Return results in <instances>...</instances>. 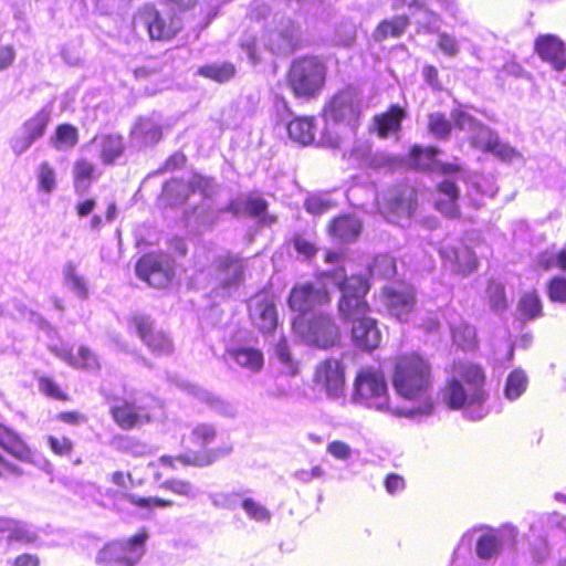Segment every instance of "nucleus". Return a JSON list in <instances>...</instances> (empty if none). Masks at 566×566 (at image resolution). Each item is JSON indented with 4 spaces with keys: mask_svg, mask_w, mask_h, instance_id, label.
<instances>
[{
    "mask_svg": "<svg viewBox=\"0 0 566 566\" xmlns=\"http://www.w3.org/2000/svg\"><path fill=\"white\" fill-rule=\"evenodd\" d=\"M328 283L340 293L338 310L345 319L352 322V338L358 348L373 350L381 343V332L377 321L369 316L370 307L365 301L369 290L367 280L360 275L347 276L344 266L324 274Z\"/></svg>",
    "mask_w": 566,
    "mask_h": 566,
    "instance_id": "nucleus-1",
    "label": "nucleus"
},
{
    "mask_svg": "<svg viewBox=\"0 0 566 566\" xmlns=\"http://www.w3.org/2000/svg\"><path fill=\"white\" fill-rule=\"evenodd\" d=\"M392 387L403 400L396 417L422 418L433 412L432 369L430 363L418 354H405L395 359Z\"/></svg>",
    "mask_w": 566,
    "mask_h": 566,
    "instance_id": "nucleus-2",
    "label": "nucleus"
},
{
    "mask_svg": "<svg viewBox=\"0 0 566 566\" xmlns=\"http://www.w3.org/2000/svg\"><path fill=\"white\" fill-rule=\"evenodd\" d=\"M485 382L481 366L471 361L454 363L441 389V400L448 408L460 410L465 418L481 420L490 412Z\"/></svg>",
    "mask_w": 566,
    "mask_h": 566,
    "instance_id": "nucleus-3",
    "label": "nucleus"
},
{
    "mask_svg": "<svg viewBox=\"0 0 566 566\" xmlns=\"http://www.w3.org/2000/svg\"><path fill=\"white\" fill-rule=\"evenodd\" d=\"M359 97L347 88L334 94L324 105L325 129L321 142L334 148H340L354 137L360 116Z\"/></svg>",
    "mask_w": 566,
    "mask_h": 566,
    "instance_id": "nucleus-4",
    "label": "nucleus"
},
{
    "mask_svg": "<svg viewBox=\"0 0 566 566\" xmlns=\"http://www.w3.org/2000/svg\"><path fill=\"white\" fill-rule=\"evenodd\" d=\"M451 117L457 128L468 133L470 144L473 148L484 153H491L503 161L512 164L524 163L522 154L510 145L501 143L494 132L475 120L462 107L453 109Z\"/></svg>",
    "mask_w": 566,
    "mask_h": 566,
    "instance_id": "nucleus-5",
    "label": "nucleus"
},
{
    "mask_svg": "<svg viewBox=\"0 0 566 566\" xmlns=\"http://www.w3.org/2000/svg\"><path fill=\"white\" fill-rule=\"evenodd\" d=\"M352 400L361 407L391 416H396L394 411L399 410V407L390 405L384 373L374 367H365L357 373Z\"/></svg>",
    "mask_w": 566,
    "mask_h": 566,
    "instance_id": "nucleus-6",
    "label": "nucleus"
},
{
    "mask_svg": "<svg viewBox=\"0 0 566 566\" xmlns=\"http://www.w3.org/2000/svg\"><path fill=\"white\" fill-rule=\"evenodd\" d=\"M217 438V431L213 426L208 423L197 424L189 437L191 448L184 454L176 458L170 455H163L159 459V464L166 468L177 469V464L181 465H196L203 467L216 461L220 452L216 449H210V446Z\"/></svg>",
    "mask_w": 566,
    "mask_h": 566,
    "instance_id": "nucleus-7",
    "label": "nucleus"
},
{
    "mask_svg": "<svg viewBox=\"0 0 566 566\" xmlns=\"http://www.w3.org/2000/svg\"><path fill=\"white\" fill-rule=\"evenodd\" d=\"M326 67L314 56L295 61L290 70V85L296 96L312 97L324 86Z\"/></svg>",
    "mask_w": 566,
    "mask_h": 566,
    "instance_id": "nucleus-8",
    "label": "nucleus"
},
{
    "mask_svg": "<svg viewBox=\"0 0 566 566\" xmlns=\"http://www.w3.org/2000/svg\"><path fill=\"white\" fill-rule=\"evenodd\" d=\"M380 214L390 223L406 227L416 212V191L410 187H399L377 196Z\"/></svg>",
    "mask_w": 566,
    "mask_h": 566,
    "instance_id": "nucleus-9",
    "label": "nucleus"
},
{
    "mask_svg": "<svg viewBox=\"0 0 566 566\" xmlns=\"http://www.w3.org/2000/svg\"><path fill=\"white\" fill-rule=\"evenodd\" d=\"M34 453L23 439L10 428L0 423V479L19 476L21 468L13 461L33 462Z\"/></svg>",
    "mask_w": 566,
    "mask_h": 566,
    "instance_id": "nucleus-10",
    "label": "nucleus"
},
{
    "mask_svg": "<svg viewBox=\"0 0 566 566\" xmlns=\"http://www.w3.org/2000/svg\"><path fill=\"white\" fill-rule=\"evenodd\" d=\"M147 535L139 533L127 541L106 544L96 555L99 566H135L145 553Z\"/></svg>",
    "mask_w": 566,
    "mask_h": 566,
    "instance_id": "nucleus-11",
    "label": "nucleus"
},
{
    "mask_svg": "<svg viewBox=\"0 0 566 566\" xmlns=\"http://www.w3.org/2000/svg\"><path fill=\"white\" fill-rule=\"evenodd\" d=\"M294 332L307 344L326 348L339 338V328L328 315L319 314L311 321L298 316L293 322Z\"/></svg>",
    "mask_w": 566,
    "mask_h": 566,
    "instance_id": "nucleus-12",
    "label": "nucleus"
},
{
    "mask_svg": "<svg viewBox=\"0 0 566 566\" xmlns=\"http://www.w3.org/2000/svg\"><path fill=\"white\" fill-rule=\"evenodd\" d=\"M136 33L146 32L153 41H168L180 29L179 21L164 17L151 6H145L138 10L133 20Z\"/></svg>",
    "mask_w": 566,
    "mask_h": 566,
    "instance_id": "nucleus-13",
    "label": "nucleus"
},
{
    "mask_svg": "<svg viewBox=\"0 0 566 566\" xmlns=\"http://www.w3.org/2000/svg\"><path fill=\"white\" fill-rule=\"evenodd\" d=\"M213 291L217 296L228 297L243 282V260L229 254L220 255L214 261Z\"/></svg>",
    "mask_w": 566,
    "mask_h": 566,
    "instance_id": "nucleus-14",
    "label": "nucleus"
},
{
    "mask_svg": "<svg viewBox=\"0 0 566 566\" xmlns=\"http://www.w3.org/2000/svg\"><path fill=\"white\" fill-rule=\"evenodd\" d=\"M313 380L328 399H345V367L340 360L329 358L321 361L315 368Z\"/></svg>",
    "mask_w": 566,
    "mask_h": 566,
    "instance_id": "nucleus-15",
    "label": "nucleus"
},
{
    "mask_svg": "<svg viewBox=\"0 0 566 566\" xmlns=\"http://www.w3.org/2000/svg\"><path fill=\"white\" fill-rule=\"evenodd\" d=\"M439 254L443 265L449 271L461 274H471L478 265L473 252L460 240L448 238L442 241Z\"/></svg>",
    "mask_w": 566,
    "mask_h": 566,
    "instance_id": "nucleus-16",
    "label": "nucleus"
},
{
    "mask_svg": "<svg viewBox=\"0 0 566 566\" xmlns=\"http://www.w3.org/2000/svg\"><path fill=\"white\" fill-rule=\"evenodd\" d=\"M191 192H199L208 198L214 192V182L212 179L192 175L187 182L182 180L171 179L163 190V198L171 206L185 202Z\"/></svg>",
    "mask_w": 566,
    "mask_h": 566,
    "instance_id": "nucleus-17",
    "label": "nucleus"
},
{
    "mask_svg": "<svg viewBox=\"0 0 566 566\" xmlns=\"http://www.w3.org/2000/svg\"><path fill=\"white\" fill-rule=\"evenodd\" d=\"M137 276L154 287H165L172 277V260L166 254H147L136 264Z\"/></svg>",
    "mask_w": 566,
    "mask_h": 566,
    "instance_id": "nucleus-18",
    "label": "nucleus"
},
{
    "mask_svg": "<svg viewBox=\"0 0 566 566\" xmlns=\"http://www.w3.org/2000/svg\"><path fill=\"white\" fill-rule=\"evenodd\" d=\"M329 301L327 284L321 281L316 283H302L293 287L289 298V305L294 312L303 316L304 313Z\"/></svg>",
    "mask_w": 566,
    "mask_h": 566,
    "instance_id": "nucleus-19",
    "label": "nucleus"
},
{
    "mask_svg": "<svg viewBox=\"0 0 566 566\" xmlns=\"http://www.w3.org/2000/svg\"><path fill=\"white\" fill-rule=\"evenodd\" d=\"M381 300L394 317L407 322L415 308V290L409 285L387 286L384 289Z\"/></svg>",
    "mask_w": 566,
    "mask_h": 566,
    "instance_id": "nucleus-20",
    "label": "nucleus"
},
{
    "mask_svg": "<svg viewBox=\"0 0 566 566\" xmlns=\"http://www.w3.org/2000/svg\"><path fill=\"white\" fill-rule=\"evenodd\" d=\"M250 318L262 332L271 333L277 324V314L273 301L264 294L255 295L249 303Z\"/></svg>",
    "mask_w": 566,
    "mask_h": 566,
    "instance_id": "nucleus-21",
    "label": "nucleus"
},
{
    "mask_svg": "<svg viewBox=\"0 0 566 566\" xmlns=\"http://www.w3.org/2000/svg\"><path fill=\"white\" fill-rule=\"evenodd\" d=\"M133 324L143 342L153 353L165 355L172 350L170 338L160 331H153L151 322L147 316H134Z\"/></svg>",
    "mask_w": 566,
    "mask_h": 566,
    "instance_id": "nucleus-22",
    "label": "nucleus"
},
{
    "mask_svg": "<svg viewBox=\"0 0 566 566\" xmlns=\"http://www.w3.org/2000/svg\"><path fill=\"white\" fill-rule=\"evenodd\" d=\"M517 531L512 525H504L501 530H490L481 535L476 543V554L480 558L488 559L497 554L501 542L513 545Z\"/></svg>",
    "mask_w": 566,
    "mask_h": 566,
    "instance_id": "nucleus-23",
    "label": "nucleus"
},
{
    "mask_svg": "<svg viewBox=\"0 0 566 566\" xmlns=\"http://www.w3.org/2000/svg\"><path fill=\"white\" fill-rule=\"evenodd\" d=\"M538 55L549 62L556 71L566 69V55L564 43L556 36L542 35L535 43Z\"/></svg>",
    "mask_w": 566,
    "mask_h": 566,
    "instance_id": "nucleus-24",
    "label": "nucleus"
},
{
    "mask_svg": "<svg viewBox=\"0 0 566 566\" xmlns=\"http://www.w3.org/2000/svg\"><path fill=\"white\" fill-rule=\"evenodd\" d=\"M112 413L114 420L124 429L139 426L157 417L155 412L146 411L144 407H136L127 401L113 406Z\"/></svg>",
    "mask_w": 566,
    "mask_h": 566,
    "instance_id": "nucleus-25",
    "label": "nucleus"
},
{
    "mask_svg": "<svg viewBox=\"0 0 566 566\" xmlns=\"http://www.w3.org/2000/svg\"><path fill=\"white\" fill-rule=\"evenodd\" d=\"M437 155L438 150L433 147L413 146L409 154L408 164L419 169L438 170L443 174H451L457 170L452 165L442 164Z\"/></svg>",
    "mask_w": 566,
    "mask_h": 566,
    "instance_id": "nucleus-26",
    "label": "nucleus"
},
{
    "mask_svg": "<svg viewBox=\"0 0 566 566\" xmlns=\"http://www.w3.org/2000/svg\"><path fill=\"white\" fill-rule=\"evenodd\" d=\"M361 230V222L355 216L346 214L333 220L328 233L337 240L349 242L355 240Z\"/></svg>",
    "mask_w": 566,
    "mask_h": 566,
    "instance_id": "nucleus-27",
    "label": "nucleus"
},
{
    "mask_svg": "<svg viewBox=\"0 0 566 566\" xmlns=\"http://www.w3.org/2000/svg\"><path fill=\"white\" fill-rule=\"evenodd\" d=\"M104 164H112L124 151L123 138L119 135H101L92 140Z\"/></svg>",
    "mask_w": 566,
    "mask_h": 566,
    "instance_id": "nucleus-28",
    "label": "nucleus"
},
{
    "mask_svg": "<svg viewBox=\"0 0 566 566\" xmlns=\"http://www.w3.org/2000/svg\"><path fill=\"white\" fill-rule=\"evenodd\" d=\"M228 355L242 368L252 373L261 370L264 364L260 349L250 346H239L228 349Z\"/></svg>",
    "mask_w": 566,
    "mask_h": 566,
    "instance_id": "nucleus-29",
    "label": "nucleus"
},
{
    "mask_svg": "<svg viewBox=\"0 0 566 566\" xmlns=\"http://www.w3.org/2000/svg\"><path fill=\"white\" fill-rule=\"evenodd\" d=\"M403 117L405 111L399 106H392L387 113L375 116L374 129L381 138L396 135Z\"/></svg>",
    "mask_w": 566,
    "mask_h": 566,
    "instance_id": "nucleus-30",
    "label": "nucleus"
},
{
    "mask_svg": "<svg viewBox=\"0 0 566 566\" xmlns=\"http://www.w3.org/2000/svg\"><path fill=\"white\" fill-rule=\"evenodd\" d=\"M160 137L161 128L158 118H140L132 129V138L139 145L157 143Z\"/></svg>",
    "mask_w": 566,
    "mask_h": 566,
    "instance_id": "nucleus-31",
    "label": "nucleus"
},
{
    "mask_svg": "<svg viewBox=\"0 0 566 566\" xmlns=\"http://www.w3.org/2000/svg\"><path fill=\"white\" fill-rule=\"evenodd\" d=\"M458 188L453 180L446 178L439 185V198L436 201L437 209L448 217L458 216Z\"/></svg>",
    "mask_w": 566,
    "mask_h": 566,
    "instance_id": "nucleus-32",
    "label": "nucleus"
},
{
    "mask_svg": "<svg viewBox=\"0 0 566 566\" xmlns=\"http://www.w3.org/2000/svg\"><path fill=\"white\" fill-rule=\"evenodd\" d=\"M315 130L314 117H297L287 125L290 138L301 145H310L313 143Z\"/></svg>",
    "mask_w": 566,
    "mask_h": 566,
    "instance_id": "nucleus-33",
    "label": "nucleus"
},
{
    "mask_svg": "<svg viewBox=\"0 0 566 566\" xmlns=\"http://www.w3.org/2000/svg\"><path fill=\"white\" fill-rule=\"evenodd\" d=\"M186 388L190 395L195 396L200 401L206 402L217 412L229 417L235 415V407L231 402L214 396L212 392L197 385L189 384Z\"/></svg>",
    "mask_w": 566,
    "mask_h": 566,
    "instance_id": "nucleus-34",
    "label": "nucleus"
},
{
    "mask_svg": "<svg viewBox=\"0 0 566 566\" xmlns=\"http://www.w3.org/2000/svg\"><path fill=\"white\" fill-rule=\"evenodd\" d=\"M56 355L71 366L93 370L98 367V360L95 355L86 347H78L77 355L74 356L66 347L55 349Z\"/></svg>",
    "mask_w": 566,
    "mask_h": 566,
    "instance_id": "nucleus-35",
    "label": "nucleus"
},
{
    "mask_svg": "<svg viewBox=\"0 0 566 566\" xmlns=\"http://www.w3.org/2000/svg\"><path fill=\"white\" fill-rule=\"evenodd\" d=\"M528 378L524 370H512L505 380L503 394L509 401L517 400L527 389Z\"/></svg>",
    "mask_w": 566,
    "mask_h": 566,
    "instance_id": "nucleus-36",
    "label": "nucleus"
},
{
    "mask_svg": "<svg viewBox=\"0 0 566 566\" xmlns=\"http://www.w3.org/2000/svg\"><path fill=\"white\" fill-rule=\"evenodd\" d=\"M63 283L66 289L72 291L80 298H86L88 295V287L85 279L76 271L72 263H66L62 270Z\"/></svg>",
    "mask_w": 566,
    "mask_h": 566,
    "instance_id": "nucleus-37",
    "label": "nucleus"
},
{
    "mask_svg": "<svg viewBox=\"0 0 566 566\" xmlns=\"http://www.w3.org/2000/svg\"><path fill=\"white\" fill-rule=\"evenodd\" d=\"M266 208V202L264 199L258 196H249L244 200H234L232 201L227 211L232 212L233 214H239L242 211L255 217H260Z\"/></svg>",
    "mask_w": 566,
    "mask_h": 566,
    "instance_id": "nucleus-38",
    "label": "nucleus"
},
{
    "mask_svg": "<svg viewBox=\"0 0 566 566\" xmlns=\"http://www.w3.org/2000/svg\"><path fill=\"white\" fill-rule=\"evenodd\" d=\"M241 507L248 518L261 524H268L272 518L271 511L252 497H243L241 501Z\"/></svg>",
    "mask_w": 566,
    "mask_h": 566,
    "instance_id": "nucleus-39",
    "label": "nucleus"
},
{
    "mask_svg": "<svg viewBox=\"0 0 566 566\" xmlns=\"http://www.w3.org/2000/svg\"><path fill=\"white\" fill-rule=\"evenodd\" d=\"M8 524L4 532L9 533V539L28 544L34 543L38 539L36 531L28 523L10 518Z\"/></svg>",
    "mask_w": 566,
    "mask_h": 566,
    "instance_id": "nucleus-40",
    "label": "nucleus"
},
{
    "mask_svg": "<svg viewBox=\"0 0 566 566\" xmlns=\"http://www.w3.org/2000/svg\"><path fill=\"white\" fill-rule=\"evenodd\" d=\"M453 342L463 349L474 348L476 334L474 327L464 322L451 326Z\"/></svg>",
    "mask_w": 566,
    "mask_h": 566,
    "instance_id": "nucleus-41",
    "label": "nucleus"
},
{
    "mask_svg": "<svg viewBox=\"0 0 566 566\" xmlns=\"http://www.w3.org/2000/svg\"><path fill=\"white\" fill-rule=\"evenodd\" d=\"M522 316L533 319L542 315V302L538 294L534 291L524 293L517 305Z\"/></svg>",
    "mask_w": 566,
    "mask_h": 566,
    "instance_id": "nucleus-42",
    "label": "nucleus"
},
{
    "mask_svg": "<svg viewBox=\"0 0 566 566\" xmlns=\"http://www.w3.org/2000/svg\"><path fill=\"white\" fill-rule=\"evenodd\" d=\"M50 122V112L41 109L32 118H30L23 126V134L30 136L34 142L40 138Z\"/></svg>",
    "mask_w": 566,
    "mask_h": 566,
    "instance_id": "nucleus-43",
    "label": "nucleus"
},
{
    "mask_svg": "<svg viewBox=\"0 0 566 566\" xmlns=\"http://www.w3.org/2000/svg\"><path fill=\"white\" fill-rule=\"evenodd\" d=\"M408 25V19L406 17H396L391 20L381 22L375 31V39L380 41L388 35L398 36L400 35L406 27Z\"/></svg>",
    "mask_w": 566,
    "mask_h": 566,
    "instance_id": "nucleus-44",
    "label": "nucleus"
},
{
    "mask_svg": "<svg viewBox=\"0 0 566 566\" xmlns=\"http://www.w3.org/2000/svg\"><path fill=\"white\" fill-rule=\"evenodd\" d=\"M95 167L92 163L81 159L74 166V184L76 191H85L92 179Z\"/></svg>",
    "mask_w": 566,
    "mask_h": 566,
    "instance_id": "nucleus-45",
    "label": "nucleus"
},
{
    "mask_svg": "<svg viewBox=\"0 0 566 566\" xmlns=\"http://www.w3.org/2000/svg\"><path fill=\"white\" fill-rule=\"evenodd\" d=\"M77 129L74 126L63 124L56 128L52 143L56 149H69L77 143Z\"/></svg>",
    "mask_w": 566,
    "mask_h": 566,
    "instance_id": "nucleus-46",
    "label": "nucleus"
},
{
    "mask_svg": "<svg viewBox=\"0 0 566 566\" xmlns=\"http://www.w3.org/2000/svg\"><path fill=\"white\" fill-rule=\"evenodd\" d=\"M39 190L51 193L56 188V175L53 167L48 163H42L36 171Z\"/></svg>",
    "mask_w": 566,
    "mask_h": 566,
    "instance_id": "nucleus-47",
    "label": "nucleus"
},
{
    "mask_svg": "<svg viewBox=\"0 0 566 566\" xmlns=\"http://www.w3.org/2000/svg\"><path fill=\"white\" fill-rule=\"evenodd\" d=\"M199 73L217 82H226L233 76L234 67L229 63L212 64L201 67Z\"/></svg>",
    "mask_w": 566,
    "mask_h": 566,
    "instance_id": "nucleus-48",
    "label": "nucleus"
},
{
    "mask_svg": "<svg viewBox=\"0 0 566 566\" xmlns=\"http://www.w3.org/2000/svg\"><path fill=\"white\" fill-rule=\"evenodd\" d=\"M265 46L272 52L283 53L290 51L294 45V38L292 31H284L281 33H272L270 43H264Z\"/></svg>",
    "mask_w": 566,
    "mask_h": 566,
    "instance_id": "nucleus-49",
    "label": "nucleus"
},
{
    "mask_svg": "<svg viewBox=\"0 0 566 566\" xmlns=\"http://www.w3.org/2000/svg\"><path fill=\"white\" fill-rule=\"evenodd\" d=\"M160 486L177 495L191 500L198 495V490L190 482L185 480H167Z\"/></svg>",
    "mask_w": 566,
    "mask_h": 566,
    "instance_id": "nucleus-50",
    "label": "nucleus"
},
{
    "mask_svg": "<svg viewBox=\"0 0 566 566\" xmlns=\"http://www.w3.org/2000/svg\"><path fill=\"white\" fill-rule=\"evenodd\" d=\"M275 355L280 363L282 364L284 371L289 375H295L297 371V365L293 360L291 353L289 350L286 340L282 338L277 345L275 346Z\"/></svg>",
    "mask_w": 566,
    "mask_h": 566,
    "instance_id": "nucleus-51",
    "label": "nucleus"
},
{
    "mask_svg": "<svg viewBox=\"0 0 566 566\" xmlns=\"http://www.w3.org/2000/svg\"><path fill=\"white\" fill-rule=\"evenodd\" d=\"M429 129L438 138H444L449 135L451 123L447 119L444 114L432 113L429 116Z\"/></svg>",
    "mask_w": 566,
    "mask_h": 566,
    "instance_id": "nucleus-52",
    "label": "nucleus"
},
{
    "mask_svg": "<svg viewBox=\"0 0 566 566\" xmlns=\"http://www.w3.org/2000/svg\"><path fill=\"white\" fill-rule=\"evenodd\" d=\"M488 296L490 306L495 312H502L506 308L504 287L500 283H490L488 287Z\"/></svg>",
    "mask_w": 566,
    "mask_h": 566,
    "instance_id": "nucleus-53",
    "label": "nucleus"
},
{
    "mask_svg": "<svg viewBox=\"0 0 566 566\" xmlns=\"http://www.w3.org/2000/svg\"><path fill=\"white\" fill-rule=\"evenodd\" d=\"M48 444L51 451L60 457H67L73 449V442L66 437L48 436Z\"/></svg>",
    "mask_w": 566,
    "mask_h": 566,
    "instance_id": "nucleus-54",
    "label": "nucleus"
},
{
    "mask_svg": "<svg viewBox=\"0 0 566 566\" xmlns=\"http://www.w3.org/2000/svg\"><path fill=\"white\" fill-rule=\"evenodd\" d=\"M332 206V201L324 196H311L305 201L306 211L314 216L327 212Z\"/></svg>",
    "mask_w": 566,
    "mask_h": 566,
    "instance_id": "nucleus-55",
    "label": "nucleus"
},
{
    "mask_svg": "<svg viewBox=\"0 0 566 566\" xmlns=\"http://www.w3.org/2000/svg\"><path fill=\"white\" fill-rule=\"evenodd\" d=\"M548 296L553 302L566 303V277L555 276L551 280Z\"/></svg>",
    "mask_w": 566,
    "mask_h": 566,
    "instance_id": "nucleus-56",
    "label": "nucleus"
},
{
    "mask_svg": "<svg viewBox=\"0 0 566 566\" xmlns=\"http://www.w3.org/2000/svg\"><path fill=\"white\" fill-rule=\"evenodd\" d=\"M438 48L446 54L447 56H455L460 51L459 41L451 34L440 33L437 42Z\"/></svg>",
    "mask_w": 566,
    "mask_h": 566,
    "instance_id": "nucleus-57",
    "label": "nucleus"
},
{
    "mask_svg": "<svg viewBox=\"0 0 566 566\" xmlns=\"http://www.w3.org/2000/svg\"><path fill=\"white\" fill-rule=\"evenodd\" d=\"M128 501L136 506L145 507V509H154V507H168L174 504L170 500H164L159 497H140L136 495H128Z\"/></svg>",
    "mask_w": 566,
    "mask_h": 566,
    "instance_id": "nucleus-58",
    "label": "nucleus"
},
{
    "mask_svg": "<svg viewBox=\"0 0 566 566\" xmlns=\"http://www.w3.org/2000/svg\"><path fill=\"white\" fill-rule=\"evenodd\" d=\"M371 273L389 277L396 273L395 263L389 255L378 256L371 268Z\"/></svg>",
    "mask_w": 566,
    "mask_h": 566,
    "instance_id": "nucleus-59",
    "label": "nucleus"
},
{
    "mask_svg": "<svg viewBox=\"0 0 566 566\" xmlns=\"http://www.w3.org/2000/svg\"><path fill=\"white\" fill-rule=\"evenodd\" d=\"M327 451L335 459L342 461H346L352 457V448L347 443L338 440L332 441L327 446Z\"/></svg>",
    "mask_w": 566,
    "mask_h": 566,
    "instance_id": "nucleus-60",
    "label": "nucleus"
},
{
    "mask_svg": "<svg viewBox=\"0 0 566 566\" xmlns=\"http://www.w3.org/2000/svg\"><path fill=\"white\" fill-rule=\"evenodd\" d=\"M417 22L428 32H434L440 28V20L437 14L430 11H420Z\"/></svg>",
    "mask_w": 566,
    "mask_h": 566,
    "instance_id": "nucleus-61",
    "label": "nucleus"
},
{
    "mask_svg": "<svg viewBox=\"0 0 566 566\" xmlns=\"http://www.w3.org/2000/svg\"><path fill=\"white\" fill-rule=\"evenodd\" d=\"M39 389L46 396L55 399H63L64 394L61 388L48 377H41L39 379Z\"/></svg>",
    "mask_w": 566,
    "mask_h": 566,
    "instance_id": "nucleus-62",
    "label": "nucleus"
},
{
    "mask_svg": "<svg viewBox=\"0 0 566 566\" xmlns=\"http://www.w3.org/2000/svg\"><path fill=\"white\" fill-rule=\"evenodd\" d=\"M33 143L34 140L21 130L20 135L12 139V149L15 154L20 155L27 151Z\"/></svg>",
    "mask_w": 566,
    "mask_h": 566,
    "instance_id": "nucleus-63",
    "label": "nucleus"
},
{
    "mask_svg": "<svg viewBox=\"0 0 566 566\" xmlns=\"http://www.w3.org/2000/svg\"><path fill=\"white\" fill-rule=\"evenodd\" d=\"M385 488L389 494H397L405 489V481L400 475L389 474L385 480Z\"/></svg>",
    "mask_w": 566,
    "mask_h": 566,
    "instance_id": "nucleus-64",
    "label": "nucleus"
}]
</instances>
